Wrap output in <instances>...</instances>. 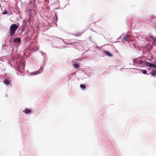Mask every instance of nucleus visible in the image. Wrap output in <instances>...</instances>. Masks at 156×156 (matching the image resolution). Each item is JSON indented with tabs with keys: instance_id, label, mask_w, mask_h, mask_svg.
Segmentation results:
<instances>
[{
	"instance_id": "obj_4",
	"label": "nucleus",
	"mask_w": 156,
	"mask_h": 156,
	"mask_svg": "<svg viewBox=\"0 0 156 156\" xmlns=\"http://www.w3.org/2000/svg\"><path fill=\"white\" fill-rule=\"evenodd\" d=\"M134 62L135 63L138 64H140L141 63L144 62L143 61H142L141 60H140L138 58H136L134 59Z\"/></svg>"
},
{
	"instance_id": "obj_15",
	"label": "nucleus",
	"mask_w": 156,
	"mask_h": 156,
	"mask_svg": "<svg viewBox=\"0 0 156 156\" xmlns=\"http://www.w3.org/2000/svg\"><path fill=\"white\" fill-rule=\"evenodd\" d=\"M38 49H39L38 47L37 46H36V47H35L34 48H33L32 49L33 51H35L38 50Z\"/></svg>"
},
{
	"instance_id": "obj_2",
	"label": "nucleus",
	"mask_w": 156,
	"mask_h": 156,
	"mask_svg": "<svg viewBox=\"0 0 156 156\" xmlns=\"http://www.w3.org/2000/svg\"><path fill=\"white\" fill-rule=\"evenodd\" d=\"M43 68L42 67L40 68L38 70L34 72H32V75H36L39 74V73H41L43 71Z\"/></svg>"
},
{
	"instance_id": "obj_9",
	"label": "nucleus",
	"mask_w": 156,
	"mask_h": 156,
	"mask_svg": "<svg viewBox=\"0 0 156 156\" xmlns=\"http://www.w3.org/2000/svg\"><path fill=\"white\" fill-rule=\"evenodd\" d=\"M151 75L152 76H156V70H153L150 73Z\"/></svg>"
},
{
	"instance_id": "obj_10",
	"label": "nucleus",
	"mask_w": 156,
	"mask_h": 156,
	"mask_svg": "<svg viewBox=\"0 0 156 156\" xmlns=\"http://www.w3.org/2000/svg\"><path fill=\"white\" fill-rule=\"evenodd\" d=\"M21 39L20 38H17L14 40V41L15 42L19 43L21 42Z\"/></svg>"
},
{
	"instance_id": "obj_13",
	"label": "nucleus",
	"mask_w": 156,
	"mask_h": 156,
	"mask_svg": "<svg viewBox=\"0 0 156 156\" xmlns=\"http://www.w3.org/2000/svg\"><path fill=\"white\" fill-rule=\"evenodd\" d=\"M83 32H81L78 33H77L74 34V35L76 36H79L83 34Z\"/></svg>"
},
{
	"instance_id": "obj_5",
	"label": "nucleus",
	"mask_w": 156,
	"mask_h": 156,
	"mask_svg": "<svg viewBox=\"0 0 156 156\" xmlns=\"http://www.w3.org/2000/svg\"><path fill=\"white\" fill-rule=\"evenodd\" d=\"M130 37V36L129 35H126L125 36H124L122 40V41L124 40L126 41H129V37Z\"/></svg>"
},
{
	"instance_id": "obj_1",
	"label": "nucleus",
	"mask_w": 156,
	"mask_h": 156,
	"mask_svg": "<svg viewBox=\"0 0 156 156\" xmlns=\"http://www.w3.org/2000/svg\"><path fill=\"white\" fill-rule=\"evenodd\" d=\"M19 27V24H12L10 27V35L13 36L16 30L18 29Z\"/></svg>"
},
{
	"instance_id": "obj_7",
	"label": "nucleus",
	"mask_w": 156,
	"mask_h": 156,
	"mask_svg": "<svg viewBox=\"0 0 156 156\" xmlns=\"http://www.w3.org/2000/svg\"><path fill=\"white\" fill-rule=\"evenodd\" d=\"M73 66L75 69H77L80 67L79 64L78 63H74L73 64Z\"/></svg>"
},
{
	"instance_id": "obj_6",
	"label": "nucleus",
	"mask_w": 156,
	"mask_h": 156,
	"mask_svg": "<svg viewBox=\"0 0 156 156\" xmlns=\"http://www.w3.org/2000/svg\"><path fill=\"white\" fill-rule=\"evenodd\" d=\"M146 65L148 66L149 67H156V65H154L152 63H151L148 62H146Z\"/></svg>"
},
{
	"instance_id": "obj_16",
	"label": "nucleus",
	"mask_w": 156,
	"mask_h": 156,
	"mask_svg": "<svg viewBox=\"0 0 156 156\" xmlns=\"http://www.w3.org/2000/svg\"><path fill=\"white\" fill-rule=\"evenodd\" d=\"M142 73H143L144 74H146V70H142Z\"/></svg>"
},
{
	"instance_id": "obj_18",
	"label": "nucleus",
	"mask_w": 156,
	"mask_h": 156,
	"mask_svg": "<svg viewBox=\"0 0 156 156\" xmlns=\"http://www.w3.org/2000/svg\"><path fill=\"white\" fill-rule=\"evenodd\" d=\"M3 13H4V14H5V12H3Z\"/></svg>"
},
{
	"instance_id": "obj_14",
	"label": "nucleus",
	"mask_w": 156,
	"mask_h": 156,
	"mask_svg": "<svg viewBox=\"0 0 156 156\" xmlns=\"http://www.w3.org/2000/svg\"><path fill=\"white\" fill-rule=\"evenodd\" d=\"M80 88L81 89H83V90H84L86 88V86H85L84 85H83V84H81L80 85Z\"/></svg>"
},
{
	"instance_id": "obj_17",
	"label": "nucleus",
	"mask_w": 156,
	"mask_h": 156,
	"mask_svg": "<svg viewBox=\"0 0 156 156\" xmlns=\"http://www.w3.org/2000/svg\"><path fill=\"white\" fill-rule=\"evenodd\" d=\"M75 43V42H73V43H71V44H74V43Z\"/></svg>"
},
{
	"instance_id": "obj_8",
	"label": "nucleus",
	"mask_w": 156,
	"mask_h": 156,
	"mask_svg": "<svg viewBox=\"0 0 156 156\" xmlns=\"http://www.w3.org/2000/svg\"><path fill=\"white\" fill-rule=\"evenodd\" d=\"M5 85H8L10 83V80H9L5 79L3 81Z\"/></svg>"
},
{
	"instance_id": "obj_3",
	"label": "nucleus",
	"mask_w": 156,
	"mask_h": 156,
	"mask_svg": "<svg viewBox=\"0 0 156 156\" xmlns=\"http://www.w3.org/2000/svg\"><path fill=\"white\" fill-rule=\"evenodd\" d=\"M25 68V64L24 62L22 63L19 66V69L20 70H24Z\"/></svg>"
},
{
	"instance_id": "obj_12",
	"label": "nucleus",
	"mask_w": 156,
	"mask_h": 156,
	"mask_svg": "<svg viewBox=\"0 0 156 156\" xmlns=\"http://www.w3.org/2000/svg\"><path fill=\"white\" fill-rule=\"evenodd\" d=\"M107 55L110 56L112 57V55L109 52L107 51H105L104 52Z\"/></svg>"
},
{
	"instance_id": "obj_11",
	"label": "nucleus",
	"mask_w": 156,
	"mask_h": 156,
	"mask_svg": "<svg viewBox=\"0 0 156 156\" xmlns=\"http://www.w3.org/2000/svg\"><path fill=\"white\" fill-rule=\"evenodd\" d=\"M31 112V111L28 108H26L25 110H23V112L27 114Z\"/></svg>"
}]
</instances>
